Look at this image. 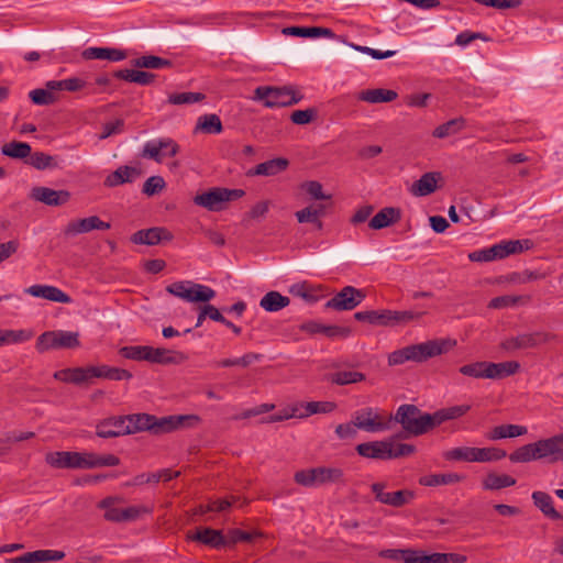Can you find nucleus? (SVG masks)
<instances>
[{"label": "nucleus", "mask_w": 563, "mask_h": 563, "mask_svg": "<svg viewBox=\"0 0 563 563\" xmlns=\"http://www.w3.org/2000/svg\"><path fill=\"white\" fill-rule=\"evenodd\" d=\"M289 302L290 299L287 296H283L280 292L272 290L262 297L260 306L265 311L276 312L287 307Z\"/></svg>", "instance_id": "40"}, {"label": "nucleus", "mask_w": 563, "mask_h": 563, "mask_svg": "<svg viewBox=\"0 0 563 563\" xmlns=\"http://www.w3.org/2000/svg\"><path fill=\"white\" fill-rule=\"evenodd\" d=\"M24 291L33 297L44 298L49 301L70 303L71 298L62 289L51 285H32L24 289Z\"/></svg>", "instance_id": "22"}, {"label": "nucleus", "mask_w": 563, "mask_h": 563, "mask_svg": "<svg viewBox=\"0 0 563 563\" xmlns=\"http://www.w3.org/2000/svg\"><path fill=\"white\" fill-rule=\"evenodd\" d=\"M131 377L132 374L129 371L108 365L64 368L54 373L55 379L75 385L90 383L92 378L123 380Z\"/></svg>", "instance_id": "2"}, {"label": "nucleus", "mask_w": 563, "mask_h": 563, "mask_svg": "<svg viewBox=\"0 0 563 563\" xmlns=\"http://www.w3.org/2000/svg\"><path fill=\"white\" fill-rule=\"evenodd\" d=\"M33 335H34V332L32 330H26V329L3 330L4 345L26 342L30 339H32Z\"/></svg>", "instance_id": "61"}, {"label": "nucleus", "mask_w": 563, "mask_h": 563, "mask_svg": "<svg viewBox=\"0 0 563 563\" xmlns=\"http://www.w3.org/2000/svg\"><path fill=\"white\" fill-rule=\"evenodd\" d=\"M438 177H440L438 173L423 174L412 184L410 192L416 197H426L433 194L437 189Z\"/></svg>", "instance_id": "33"}, {"label": "nucleus", "mask_w": 563, "mask_h": 563, "mask_svg": "<svg viewBox=\"0 0 563 563\" xmlns=\"http://www.w3.org/2000/svg\"><path fill=\"white\" fill-rule=\"evenodd\" d=\"M386 487L387 483L385 482H376L371 485V489L375 495V499L380 504L400 508L410 504L416 497L413 490L400 489L391 493H385L384 490Z\"/></svg>", "instance_id": "14"}, {"label": "nucleus", "mask_w": 563, "mask_h": 563, "mask_svg": "<svg viewBox=\"0 0 563 563\" xmlns=\"http://www.w3.org/2000/svg\"><path fill=\"white\" fill-rule=\"evenodd\" d=\"M142 175V170L136 167L121 166L107 176L104 185L107 187H117L126 183H133Z\"/></svg>", "instance_id": "30"}, {"label": "nucleus", "mask_w": 563, "mask_h": 563, "mask_svg": "<svg viewBox=\"0 0 563 563\" xmlns=\"http://www.w3.org/2000/svg\"><path fill=\"white\" fill-rule=\"evenodd\" d=\"M517 481L507 474L488 473L482 481L485 490H499L516 485Z\"/></svg>", "instance_id": "37"}, {"label": "nucleus", "mask_w": 563, "mask_h": 563, "mask_svg": "<svg viewBox=\"0 0 563 563\" xmlns=\"http://www.w3.org/2000/svg\"><path fill=\"white\" fill-rule=\"evenodd\" d=\"M528 432L527 427L518 424H500L492 429L488 434L489 440H500L505 438H517Z\"/></svg>", "instance_id": "43"}, {"label": "nucleus", "mask_w": 563, "mask_h": 563, "mask_svg": "<svg viewBox=\"0 0 563 563\" xmlns=\"http://www.w3.org/2000/svg\"><path fill=\"white\" fill-rule=\"evenodd\" d=\"M490 362L481 361L471 364L463 365L459 368L462 375L474 377V378H489L494 375L493 369L495 366H489Z\"/></svg>", "instance_id": "39"}, {"label": "nucleus", "mask_w": 563, "mask_h": 563, "mask_svg": "<svg viewBox=\"0 0 563 563\" xmlns=\"http://www.w3.org/2000/svg\"><path fill=\"white\" fill-rule=\"evenodd\" d=\"M455 344L456 342L450 339H435L418 344L407 345L388 355V365H401L409 361L423 363L431 357L449 352Z\"/></svg>", "instance_id": "1"}, {"label": "nucleus", "mask_w": 563, "mask_h": 563, "mask_svg": "<svg viewBox=\"0 0 563 563\" xmlns=\"http://www.w3.org/2000/svg\"><path fill=\"white\" fill-rule=\"evenodd\" d=\"M26 163L38 170L52 169V168L58 167L56 158L54 156H51L43 152H35V153L31 152V155L29 156V159L26 161Z\"/></svg>", "instance_id": "52"}, {"label": "nucleus", "mask_w": 563, "mask_h": 563, "mask_svg": "<svg viewBox=\"0 0 563 563\" xmlns=\"http://www.w3.org/2000/svg\"><path fill=\"white\" fill-rule=\"evenodd\" d=\"M465 478L464 475L457 473H445V474H430L421 476L419 484L422 486H440V485H452L462 482Z\"/></svg>", "instance_id": "36"}, {"label": "nucleus", "mask_w": 563, "mask_h": 563, "mask_svg": "<svg viewBox=\"0 0 563 563\" xmlns=\"http://www.w3.org/2000/svg\"><path fill=\"white\" fill-rule=\"evenodd\" d=\"M81 55L87 60L107 59L110 62H121L128 57L126 51L115 47H88Z\"/></svg>", "instance_id": "29"}, {"label": "nucleus", "mask_w": 563, "mask_h": 563, "mask_svg": "<svg viewBox=\"0 0 563 563\" xmlns=\"http://www.w3.org/2000/svg\"><path fill=\"white\" fill-rule=\"evenodd\" d=\"M80 345L79 333L64 330L43 332L36 340L35 349L40 353L49 350L76 349Z\"/></svg>", "instance_id": "11"}, {"label": "nucleus", "mask_w": 563, "mask_h": 563, "mask_svg": "<svg viewBox=\"0 0 563 563\" xmlns=\"http://www.w3.org/2000/svg\"><path fill=\"white\" fill-rule=\"evenodd\" d=\"M147 354V362L161 365L172 364L176 358L175 352L165 347L148 346Z\"/></svg>", "instance_id": "51"}, {"label": "nucleus", "mask_w": 563, "mask_h": 563, "mask_svg": "<svg viewBox=\"0 0 563 563\" xmlns=\"http://www.w3.org/2000/svg\"><path fill=\"white\" fill-rule=\"evenodd\" d=\"M373 418V408L366 407L355 412L354 426L367 432H379L389 430V423H376Z\"/></svg>", "instance_id": "31"}, {"label": "nucleus", "mask_w": 563, "mask_h": 563, "mask_svg": "<svg viewBox=\"0 0 563 563\" xmlns=\"http://www.w3.org/2000/svg\"><path fill=\"white\" fill-rule=\"evenodd\" d=\"M148 345H130L119 350L121 356L133 361H147Z\"/></svg>", "instance_id": "60"}, {"label": "nucleus", "mask_w": 563, "mask_h": 563, "mask_svg": "<svg viewBox=\"0 0 563 563\" xmlns=\"http://www.w3.org/2000/svg\"><path fill=\"white\" fill-rule=\"evenodd\" d=\"M113 76L118 79L139 84L142 86L150 85L155 78V75L152 73L134 69H120L114 71Z\"/></svg>", "instance_id": "41"}, {"label": "nucleus", "mask_w": 563, "mask_h": 563, "mask_svg": "<svg viewBox=\"0 0 563 563\" xmlns=\"http://www.w3.org/2000/svg\"><path fill=\"white\" fill-rule=\"evenodd\" d=\"M276 56L290 64H301L318 59V54L313 51L312 44H294L285 42L277 46Z\"/></svg>", "instance_id": "13"}, {"label": "nucleus", "mask_w": 563, "mask_h": 563, "mask_svg": "<svg viewBox=\"0 0 563 563\" xmlns=\"http://www.w3.org/2000/svg\"><path fill=\"white\" fill-rule=\"evenodd\" d=\"M532 503L542 515L551 520H563V514L558 511L550 494L541 490H536L531 495Z\"/></svg>", "instance_id": "27"}, {"label": "nucleus", "mask_w": 563, "mask_h": 563, "mask_svg": "<svg viewBox=\"0 0 563 563\" xmlns=\"http://www.w3.org/2000/svg\"><path fill=\"white\" fill-rule=\"evenodd\" d=\"M173 234L164 228L140 230L131 236L135 244L155 245L165 241H172Z\"/></svg>", "instance_id": "23"}, {"label": "nucleus", "mask_w": 563, "mask_h": 563, "mask_svg": "<svg viewBox=\"0 0 563 563\" xmlns=\"http://www.w3.org/2000/svg\"><path fill=\"white\" fill-rule=\"evenodd\" d=\"M378 556L404 563H465L467 561L466 555L459 553L428 554L423 550L416 549H385L378 552Z\"/></svg>", "instance_id": "5"}, {"label": "nucleus", "mask_w": 563, "mask_h": 563, "mask_svg": "<svg viewBox=\"0 0 563 563\" xmlns=\"http://www.w3.org/2000/svg\"><path fill=\"white\" fill-rule=\"evenodd\" d=\"M245 195L243 189H229L224 187H212L207 191L197 195L194 202L208 211L219 212L225 209L227 202L238 200Z\"/></svg>", "instance_id": "9"}, {"label": "nucleus", "mask_w": 563, "mask_h": 563, "mask_svg": "<svg viewBox=\"0 0 563 563\" xmlns=\"http://www.w3.org/2000/svg\"><path fill=\"white\" fill-rule=\"evenodd\" d=\"M195 40L201 45L211 49H221L227 46L225 38L213 32L198 33L195 35Z\"/></svg>", "instance_id": "53"}, {"label": "nucleus", "mask_w": 563, "mask_h": 563, "mask_svg": "<svg viewBox=\"0 0 563 563\" xmlns=\"http://www.w3.org/2000/svg\"><path fill=\"white\" fill-rule=\"evenodd\" d=\"M123 419L128 434L141 431H152L158 434L172 431L176 428V418L174 416L157 419L155 416L148 413H135L124 416Z\"/></svg>", "instance_id": "8"}, {"label": "nucleus", "mask_w": 563, "mask_h": 563, "mask_svg": "<svg viewBox=\"0 0 563 563\" xmlns=\"http://www.w3.org/2000/svg\"><path fill=\"white\" fill-rule=\"evenodd\" d=\"M537 446L540 460L547 459L550 463L563 461V433L539 440Z\"/></svg>", "instance_id": "20"}, {"label": "nucleus", "mask_w": 563, "mask_h": 563, "mask_svg": "<svg viewBox=\"0 0 563 563\" xmlns=\"http://www.w3.org/2000/svg\"><path fill=\"white\" fill-rule=\"evenodd\" d=\"M31 145L25 142L12 141L1 147V154L14 159H25L31 155Z\"/></svg>", "instance_id": "46"}, {"label": "nucleus", "mask_w": 563, "mask_h": 563, "mask_svg": "<svg viewBox=\"0 0 563 563\" xmlns=\"http://www.w3.org/2000/svg\"><path fill=\"white\" fill-rule=\"evenodd\" d=\"M167 64V60L153 55L141 56L132 60V65L137 68L159 69Z\"/></svg>", "instance_id": "63"}, {"label": "nucleus", "mask_w": 563, "mask_h": 563, "mask_svg": "<svg viewBox=\"0 0 563 563\" xmlns=\"http://www.w3.org/2000/svg\"><path fill=\"white\" fill-rule=\"evenodd\" d=\"M216 297V290L191 280L178 282V298L191 303H207Z\"/></svg>", "instance_id": "16"}, {"label": "nucleus", "mask_w": 563, "mask_h": 563, "mask_svg": "<svg viewBox=\"0 0 563 563\" xmlns=\"http://www.w3.org/2000/svg\"><path fill=\"white\" fill-rule=\"evenodd\" d=\"M471 410L470 405H457L448 408H442L432 413L434 428L441 426L443 422L454 420L463 417Z\"/></svg>", "instance_id": "35"}, {"label": "nucleus", "mask_w": 563, "mask_h": 563, "mask_svg": "<svg viewBox=\"0 0 563 563\" xmlns=\"http://www.w3.org/2000/svg\"><path fill=\"white\" fill-rule=\"evenodd\" d=\"M489 366H495V371L493 369L494 375H492V379H501L508 377L510 375L516 374L520 364L516 361L503 362V363H492Z\"/></svg>", "instance_id": "57"}, {"label": "nucleus", "mask_w": 563, "mask_h": 563, "mask_svg": "<svg viewBox=\"0 0 563 563\" xmlns=\"http://www.w3.org/2000/svg\"><path fill=\"white\" fill-rule=\"evenodd\" d=\"M261 537L263 533L257 530L249 532L238 528L230 529L225 536L227 548H233L239 542L252 543Z\"/></svg>", "instance_id": "45"}, {"label": "nucleus", "mask_w": 563, "mask_h": 563, "mask_svg": "<svg viewBox=\"0 0 563 563\" xmlns=\"http://www.w3.org/2000/svg\"><path fill=\"white\" fill-rule=\"evenodd\" d=\"M29 197L49 207H58L67 203L70 199V192L67 190H55L44 186L33 187Z\"/></svg>", "instance_id": "19"}, {"label": "nucleus", "mask_w": 563, "mask_h": 563, "mask_svg": "<svg viewBox=\"0 0 563 563\" xmlns=\"http://www.w3.org/2000/svg\"><path fill=\"white\" fill-rule=\"evenodd\" d=\"M303 99L294 86L286 85L282 87L258 86L254 90L253 100L262 101L266 108H286L299 103Z\"/></svg>", "instance_id": "6"}, {"label": "nucleus", "mask_w": 563, "mask_h": 563, "mask_svg": "<svg viewBox=\"0 0 563 563\" xmlns=\"http://www.w3.org/2000/svg\"><path fill=\"white\" fill-rule=\"evenodd\" d=\"M263 358V354L260 353H246L239 358H224L218 363V366L230 367V366H242L247 367L253 362H258Z\"/></svg>", "instance_id": "58"}, {"label": "nucleus", "mask_w": 563, "mask_h": 563, "mask_svg": "<svg viewBox=\"0 0 563 563\" xmlns=\"http://www.w3.org/2000/svg\"><path fill=\"white\" fill-rule=\"evenodd\" d=\"M352 333H353L352 328L345 327V325H336V324L327 325V324H324L323 329H322V334L331 340L347 339L349 336L352 335Z\"/></svg>", "instance_id": "64"}, {"label": "nucleus", "mask_w": 563, "mask_h": 563, "mask_svg": "<svg viewBox=\"0 0 563 563\" xmlns=\"http://www.w3.org/2000/svg\"><path fill=\"white\" fill-rule=\"evenodd\" d=\"M186 540L220 550L227 548L225 536L222 530L210 527H197L187 531Z\"/></svg>", "instance_id": "17"}, {"label": "nucleus", "mask_w": 563, "mask_h": 563, "mask_svg": "<svg viewBox=\"0 0 563 563\" xmlns=\"http://www.w3.org/2000/svg\"><path fill=\"white\" fill-rule=\"evenodd\" d=\"M288 165L289 161L287 158L276 157L256 165L254 169L249 172V175L275 176L286 170Z\"/></svg>", "instance_id": "32"}, {"label": "nucleus", "mask_w": 563, "mask_h": 563, "mask_svg": "<svg viewBox=\"0 0 563 563\" xmlns=\"http://www.w3.org/2000/svg\"><path fill=\"white\" fill-rule=\"evenodd\" d=\"M537 442L522 445L515 450L510 455L509 460L512 463H527L534 460H540L538 455Z\"/></svg>", "instance_id": "49"}, {"label": "nucleus", "mask_w": 563, "mask_h": 563, "mask_svg": "<svg viewBox=\"0 0 563 563\" xmlns=\"http://www.w3.org/2000/svg\"><path fill=\"white\" fill-rule=\"evenodd\" d=\"M517 336L520 349L536 347L540 344L547 343L550 339V334L545 332L523 333Z\"/></svg>", "instance_id": "55"}, {"label": "nucleus", "mask_w": 563, "mask_h": 563, "mask_svg": "<svg viewBox=\"0 0 563 563\" xmlns=\"http://www.w3.org/2000/svg\"><path fill=\"white\" fill-rule=\"evenodd\" d=\"M465 126L466 121L464 118H454L437 126L432 132V136L437 139H445L448 136L459 133Z\"/></svg>", "instance_id": "44"}, {"label": "nucleus", "mask_w": 563, "mask_h": 563, "mask_svg": "<svg viewBox=\"0 0 563 563\" xmlns=\"http://www.w3.org/2000/svg\"><path fill=\"white\" fill-rule=\"evenodd\" d=\"M401 219V210L396 207H385L380 209L368 222L372 230H382L388 228Z\"/></svg>", "instance_id": "26"}, {"label": "nucleus", "mask_w": 563, "mask_h": 563, "mask_svg": "<svg viewBox=\"0 0 563 563\" xmlns=\"http://www.w3.org/2000/svg\"><path fill=\"white\" fill-rule=\"evenodd\" d=\"M424 312H415L411 310H366L357 311L354 313V319L360 322H366L372 325L378 327H394L398 324H405L412 320L419 319Z\"/></svg>", "instance_id": "7"}, {"label": "nucleus", "mask_w": 563, "mask_h": 563, "mask_svg": "<svg viewBox=\"0 0 563 563\" xmlns=\"http://www.w3.org/2000/svg\"><path fill=\"white\" fill-rule=\"evenodd\" d=\"M398 97L395 90L377 88L366 89L360 92L358 99L369 103H383L394 101Z\"/></svg>", "instance_id": "38"}, {"label": "nucleus", "mask_w": 563, "mask_h": 563, "mask_svg": "<svg viewBox=\"0 0 563 563\" xmlns=\"http://www.w3.org/2000/svg\"><path fill=\"white\" fill-rule=\"evenodd\" d=\"M506 456V451L499 448H476V462L479 463L495 462Z\"/></svg>", "instance_id": "56"}, {"label": "nucleus", "mask_w": 563, "mask_h": 563, "mask_svg": "<svg viewBox=\"0 0 563 563\" xmlns=\"http://www.w3.org/2000/svg\"><path fill=\"white\" fill-rule=\"evenodd\" d=\"M305 413H300L298 417L305 418L317 413H329L336 409V404L333 401H309L302 405Z\"/></svg>", "instance_id": "54"}, {"label": "nucleus", "mask_w": 563, "mask_h": 563, "mask_svg": "<svg viewBox=\"0 0 563 563\" xmlns=\"http://www.w3.org/2000/svg\"><path fill=\"white\" fill-rule=\"evenodd\" d=\"M119 501L117 497H107L102 499L98 507L104 510V519L111 522H123V509L115 507Z\"/></svg>", "instance_id": "48"}, {"label": "nucleus", "mask_w": 563, "mask_h": 563, "mask_svg": "<svg viewBox=\"0 0 563 563\" xmlns=\"http://www.w3.org/2000/svg\"><path fill=\"white\" fill-rule=\"evenodd\" d=\"M239 497L230 496L225 498H219L209 500L206 505H200L197 509V514L205 515L207 512H223L228 510L232 505L236 503Z\"/></svg>", "instance_id": "47"}, {"label": "nucleus", "mask_w": 563, "mask_h": 563, "mask_svg": "<svg viewBox=\"0 0 563 563\" xmlns=\"http://www.w3.org/2000/svg\"><path fill=\"white\" fill-rule=\"evenodd\" d=\"M318 117L317 108H308L305 110H295L290 114V120L294 124L306 125L314 121Z\"/></svg>", "instance_id": "62"}, {"label": "nucleus", "mask_w": 563, "mask_h": 563, "mask_svg": "<svg viewBox=\"0 0 563 563\" xmlns=\"http://www.w3.org/2000/svg\"><path fill=\"white\" fill-rule=\"evenodd\" d=\"M87 457L89 459V470L102 466H117L120 464V459L113 454L99 455L89 452Z\"/></svg>", "instance_id": "59"}, {"label": "nucleus", "mask_w": 563, "mask_h": 563, "mask_svg": "<svg viewBox=\"0 0 563 563\" xmlns=\"http://www.w3.org/2000/svg\"><path fill=\"white\" fill-rule=\"evenodd\" d=\"M366 298L363 289L345 286L330 298L324 307L335 311H350L360 306Z\"/></svg>", "instance_id": "12"}, {"label": "nucleus", "mask_w": 563, "mask_h": 563, "mask_svg": "<svg viewBox=\"0 0 563 563\" xmlns=\"http://www.w3.org/2000/svg\"><path fill=\"white\" fill-rule=\"evenodd\" d=\"M140 155L162 163L166 156L176 155V144L170 139L152 140L145 143Z\"/></svg>", "instance_id": "18"}, {"label": "nucleus", "mask_w": 563, "mask_h": 563, "mask_svg": "<svg viewBox=\"0 0 563 563\" xmlns=\"http://www.w3.org/2000/svg\"><path fill=\"white\" fill-rule=\"evenodd\" d=\"M401 434H395L382 441L364 442L356 445L358 455L373 460H395L412 455L416 446L408 443H396Z\"/></svg>", "instance_id": "4"}, {"label": "nucleus", "mask_w": 563, "mask_h": 563, "mask_svg": "<svg viewBox=\"0 0 563 563\" xmlns=\"http://www.w3.org/2000/svg\"><path fill=\"white\" fill-rule=\"evenodd\" d=\"M445 461L476 462V448L459 446L443 452Z\"/></svg>", "instance_id": "50"}, {"label": "nucleus", "mask_w": 563, "mask_h": 563, "mask_svg": "<svg viewBox=\"0 0 563 563\" xmlns=\"http://www.w3.org/2000/svg\"><path fill=\"white\" fill-rule=\"evenodd\" d=\"M89 452L59 451L48 453L46 462L56 468L89 470Z\"/></svg>", "instance_id": "15"}, {"label": "nucleus", "mask_w": 563, "mask_h": 563, "mask_svg": "<svg viewBox=\"0 0 563 563\" xmlns=\"http://www.w3.org/2000/svg\"><path fill=\"white\" fill-rule=\"evenodd\" d=\"M65 558V553L63 551L56 550H36L32 552H26L20 556L10 559V563H43V562H53L60 561Z\"/></svg>", "instance_id": "24"}, {"label": "nucleus", "mask_w": 563, "mask_h": 563, "mask_svg": "<svg viewBox=\"0 0 563 563\" xmlns=\"http://www.w3.org/2000/svg\"><path fill=\"white\" fill-rule=\"evenodd\" d=\"M110 227L109 222L102 221L97 216H91L84 219L71 220L64 229V233L65 235H77L88 233L92 230H108Z\"/></svg>", "instance_id": "21"}, {"label": "nucleus", "mask_w": 563, "mask_h": 563, "mask_svg": "<svg viewBox=\"0 0 563 563\" xmlns=\"http://www.w3.org/2000/svg\"><path fill=\"white\" fill-rule=\"evenodd\" d=\"M366 379L365 374L356 371H336L328 375V380L338 386L356 384Z\"/></svg>", "instance_id": "42"}, {"label": "nucleus", "mask_w": 563, "mask_h": 563, "mask_svg": "<svg viewBox=\"0 0 563 563\" xmlns=\"http://www.w3.org/2000/svg\"><path fill=\"white\" fill-rule=\"evenodd\" d=\"M282 33L287 36H297V37H329L332 38L335 36L334 32L331 29L323 26H286L282 30Z\"/></svg>", "instance_id": "28"}, {"label": "nucleus", "mask_w": 563, "mask_h": 563, "mask_svg": "<svg viewBox=\"0 0 563 563\" xmlns=\"http://www.w3.org/2000/svg\"><path fill=\"white\" fill-rule=\"evenodd\" d=\"M294 481L305 487L344 482V473L339 467L319 466L295 473Z\"/></svg>", "instance_id": "10"}, {"label": "nucleus", "mask_w": 563, "mask_h": 563, "mask_svg": "<svg viewBox=\"0 0 563 563\" xmlns=\"http://www.w3.org/2000/svg\"><path fill=\"white\" fill-rule=\"evenodd\" d=\"M390 420L401 426L402 431L399 439H408L409 437H419L434 429L432 413L423 412L416 405L404 404L398 407L395 415L390 416Z\"/></svg>", "instance_id": "3"}, {"label": "nucleus", "mask_w": 563, "mask_h": 563, "mask_svg": "<svg viewBox=\"0 0 563 563\" xmlns=\"http://www.w3.org/2000/svg\"><path fill=\"white\" fill-rule=\"evenodd\" d=\"M223 131V125L220 117L214 113L200 115L197 120L194 132L205 134H220Z\"/></svg>", "instance_id": "34"}, {"label": "nucleus", "mask_w": 563, "mask_h": 563, "mask_svg": "<svg viewBox=\"0 0 563 563\" xmlns=\"http://www.w3.org/2000/svg\"><path fill=\"white\" fill-rule=\"evenodd\" d=\"M96 434L100 438H117L128 434L123 417H111L96 426Z\"/></svg>", "instance_id": "25"}]
</instances>
